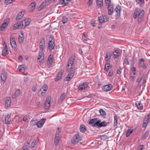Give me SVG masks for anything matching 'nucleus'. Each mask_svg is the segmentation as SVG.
I'll return each instance as SVG.
<instances>
[{
    "instance_id": "obj_1",
    "label": "nucleus",
    "mask_w": 150,
    "mask_h": 150,
    "mask_svg": "<svg viewBox=\"0 0 150 150\" xmlns=\"http://www.w3.org/2000/svg\"><path fill=\"white\" fill-rule=\"evenodd\" d=\"M75 59V56L72 55L70 58L68 62V64L66 67V69L68 71H69L70 70H71L69 72L67 76L66 77V81H70L74 75V71L73 69H72V68Z\"/></svg>"
},
{
    "instance_id": "obj_2",
    "label": "nucleus",
    "mask_w": 150,
    "mask_h": 150,
    "mask_svg": "<svg viewBox=\"0 0 150 150\" xmlns=\"http://www.w3.org/2000/svg\"><path fill=\"white\" fill-rule=\"evenodd\" d=\"M144 14V11L143 10H139L135 11L134 13L133 17L134 18H138V24H140L143 21Z\"/></svg>"
},
{
    "instance_id": "obj_3",
    "label": "nucleus",
    "mask_w": 150,
    "mask_h": 150,
    "mask_svg": "<svg viewBox=\"0 0 150 150\" xmlns=\"http://www.w3.org/2000/svg\"><path fill=\"white\" fill-rule=\"evenodd\" d=\"M107 125V124L105 122L103 121L101 122V120H99L93 125V126L97 127H102L106 126Z\"/></svg>"
},
{
    "instance_id": "obj_4",
    "label": "nucleus",
    "mask_w": 150,
    "mask_h": 150,
    "mask_svg": "<svg viewBox=\"0 0 150 150\" xmlns=\"http://www.w3.org/2000/svg\"><path fill=\"white\" fill-rule=\"evenodd\" d=\"M109 20V16L107 15H102L98 18V21L100 23H105Z\"/></svg>"
},
{
    "instance_id": "obj_5",
    "label": "nucleus",
    "mask_w": 150,
    "mask_h": 150,
    "mask_svg": "<svg viewBox=\"0 0 150 150\" xmlns=\"http://www.w3.org/2000/svg\"><path fill=\"white\" fill-rule=\"evenodd\" d=\"M136 81L140 83V86L144 87L145 86V83L146 82L145 76H142L141 77L138 78L137 79Z\"/></svg>"
},
{
    "instance_id": "obj_6",
    "label": "nucleus",
    "mask_w": 150,
    "mask_h": 150,
    "mask_svg": "<svg viewBox=\"0 0 150 150\" xmlns=\"http://www.w3.org/2000/svg\"><path fill=\"white\" fill-rule=\"evenodd\" d=\"M48 47L50 51H51L54 48V40L53 38L50 37L49 38Z\"/></svg>"
},
{
    "instance_id": "obj_7",
    "label": "nucleus",
    "mask_w": 150,
    "mask_h": 150,
    "mask_svg": "<svg viewBox=\"0 0 150 150\" xmlns=\"http://www.w3.org/2000/svg\"><path fill=\"white\" fill-rule=\"evenodd\" d=\"M81 140V138L78 134H76L72 139L71 142L72 144H75L77 143L80 141Z\"/></svg>"
},
{
    "instance_id": "obj_8",
    "label": "nucleus",
    "mask_w": 150,
    "mask_h": 150,
    "mask_svg": "<svg viewBox=\"0 0 150 150\" xmlns=\"http://www.w3.org/2000/svg\"><path fill=\"white\" fill-rule=\"evenodd\" d=\"M50 101L51 98L50 97H47L46 98L44 105V107L45 110H48L49 109L50 106Z\"/></svg>"
},
{
    "instance_id": "obj_9",
    "label": "nucleus",
    "mask_w": 150,
    "mask_h": 150,
    "mask_svg": "<svg viewBox=\"0 0 150 150\" xmlns=\"http://www.w3.org/2000/svg\"><path fill=\"white\" fill-rule=\"evenodd\" d=\"M9 21V18H7L6 19L0 27V30L1 31L3 30L7 26Z\"/></svg>"
},
{
    "instance_id": "obj_10",
    "label": "nucleus",
    "mask_w": 150,
    "mask_h": 150,
    "mask_svg": "<svg viewBox=\"0 0 150 150\" xmlns=\"http://www.w3.org/2000/svg\"><path fill=\"white\" fill-rule=\"evenodd\" d=\"M38 59L41 60L38 62L40 65L42 64L44 60V54L42 51H41L39 52Z\"/></svg>"
},
{
    "instance_id": "obj_11",
    "label": "nucleus",
    "mask_w": 150,
    "mask_h": 150,
    "mask_svg": "<svg viewBox=\"0 0 150 150\" xmlns=\"http://www.w3.org/2000/svg\"><path fill=\"white\" fill-rule=\"evenodd\" d=\"M45 39L42 38L40 39V48L41 51H43L45 48Z\"/></svg>"
},
{
    "instance_id": "obj_12",
    "label": "nucleus",
    "mask_w": 150,
    "mask_h": 150,
    "mask_svg": "<svg viewBox=\"0 0 150 150\" xmlns=\"http://www.w3.org/2000/svg\"><path fill=\"white\" fill-rule=\"evenodd\" d=\"M10 43L11 46L13 48L15 49L17 47L15 39L13 35H11L10 36Z\"/></svg>"
},
{
    "instance_id": "obj_13",
    "label": "nucleus",
    "mask_w": 150,
    "mask_h": 150,
    "mask_svg": "<svg viewBox=\"0 0 150 150\" xmlns=\"http://www.w3.org/2000/svg\"><path fill=\"white\" fill-rule=\"evenodd\" d=\"M23 22H21L20 23L16 22L14 24L13 26V29H16L17 28L20 29L23 28Z\"/></svg>"
},
{
    "instance_id": "obj_14",
    "label": "nucleus",
    "mask_w": 150,
    "mask_h": 150,
    "mask_svg": "<svg viewBox=\"0 0 150 150\" xmlns=\"http://www.w3.org/2000/svg\"><path fill=\"white\" fill-rule=\"evenodd\" d=\"M89 50V47L88 46H83L82 48L81 49H80L79 50V53H80V51H81V53H82L84 54H86L87 53Z\"/></svg>"
},
{
    "instance_id": "obj_15",
    "label": "nucleus",
    "mask_w": 150,
    "mask_h": 150,
    "mask_svg": "<svg viewBox=\"0 0 150 150\" xmlns=\"http://www.w3.org/2000/svg\"><path fill=\"white\" fill-rule=\"evenodd\" d=\"M48 86L47 85H44L40 89L39 91V93H41L42 96H44L45 93V92L48 89Z\"/></svg>"
},
{
    "instance_id": "obj_16",
    "label": "nucleus",
    "mask_w": 150,
    "mask_h": 150,
    "mask_svg": "<svg viewBox=\"0 0 150 150\" xmlns=\"http://www.w3.org/2000/svg\"><path fill=\"white\" fill-rule=\"evenodd\" d=\"M113 86L111 84H108L103 86V89L104 91H108L111 90Z\"/></svg>"
},
{
    "instance_id": "obj_17",
    "label": "nucleus",
    "mask_w": 150,
    "mask_h": 150,
    "mask_svg": "<svg viewBox=\"0 0 150 150\" xmlns=\"http://www.w3.org/2000/svg\"><path fill=\"white\" fill-rule=\"evenodd\" d=\"M45 120L46 119L45 118H42L37 122L36 125L38 127L41 128L43 126Z\"/></svg>"
},
{
    "instance_id": "obj_18",
    "label": "nucleus",
    "mask_w": 150,
    "mask_h": 150,
    "mask_svg": "<svg viewBox=\"0 0 150 150\" xmlns=\"http://www.w3.org/2000/svg\"><path fill=\"white\" fill-rule=\"evenodd\" d=\"M7 78V74L4 71L2 72L1 75V82L4 83L6 80Z\"/></svg>"
},
{
    "instance_id": "obj_19",
    "label": "nucleus",
    "mask_w": 150,
    "mask_h": 150,
    "mask_svg": "<svg viewBox=\"0 0 150 150\" xmlns=\"http://www.w3.org/2000/svg\"><path fill=\"white\" fill-rule=\"evenodd\" d=\"M88 86V83L85 82L82 85L79 86L78 87V90L79 91H82L87 88Z\"/></svg>"
},
{
    "instance_id": "obj_20",
    "label": "nucleus",
    "mask_w": 150,
    "mask_h": 150,
    "mask_svg": "<svg viewBox=\"0 0 150 150\" xmlns=\"http://www.w3.org/2000/svg\"><path fill=\"white\" fill-rule=\"evenodd\" d=\"M30 19L28 18H25L24 21L22 22H23V28H25L26 26L28 25L30 23Z\"/></svg>"
},
{
    "instance_id": "obj_21",
    "label": "nucleus",
    "mask_w": 150,
    "mask_h": 150,
    "mask_svg": "<svg viewBox=\"0 0 150 150\" xmlns=\"http://www.w3.org/2000/svg\"><path fill=\"white\" fill-rule=\"evenodd\" d=\"M11 102V98L9 97L7 98L5 104V107L6 108L10 107Z\"/></svg>"
},
{
    "instance_id": "obj_22",
    "label": "nucleus",
    "mask_w": 150,
    "mask_h": 150,
    "mask_svg": "<svg viewBox=\"0 0 150 150\" xmlns=\"http://www.w3.org/2000/svg\"><path fill=\"white\" fill-rule=\"evenodd\" d=\"M149 120H150V113L148 117L145 118L143 124V127H145Z\"/></svg>"
},
{
    "instance_id": "obj_23",
    "label": "nucleus",
    "mask_w": 150,
    "mask_h": 150,
    "mask_svg": "<svg viewBox=\"0 0 150 150\" xmlns=\"http://www.w3.org/2000/svg\"><path fill=\"white\" fill-rule=\"evenodd\" d=\"M108 14L109 15H111L112 14L114 11V8L112 5H111L109 6H108Z\"/></svg>"
},
{
    "instance_id": "obj_24",
    "label": "nucleus",
    "mask_w": 150,
    "mask_h": 150,
    "mask_svg": "<svg viewBox=\"0 0 150 150\" xmlns=\"http://www.w3.org/2000/svg\"><path fill=\"white\" fill-rule=\"evenodd\" d=\"M24 14V11H21L18 15L16 18V20H17L21 19L23 17Z\"/></svg>"
},
{
    "instance_id": "obj_25",
    "label": "nucleus",
    "mask_w": 150,
    "mask_h": 150,
    "mask_svg": "<svg viewBox=\"0 0 150 150\" xmlns=\"http://www.w3.org/2000/svg\"><path fill=\"white\" fill-rule=\"evenodd\" d=\"M120 10L121 7L119 5H118L116 6L115 10V11L117 13V16L119 17L120 16Z\"/></svg>"
},
{
    "instance_id": "obj_26",
    "label": "nucleus",
    "mask_w": 150,
    "mask_h": 150,
    "mask_svg": "<svg viewBox=\"0 0 150 150\" xmlns=\"http://www.w3.org/2000/svg\"><path fill=\"white\" fill-rule=\"evenodd\" d=\"M98 121V119L97 118H95L89 120V124L90 125H93Z\"/></svg>"
},
{
    "instance_id": "obj_27",
    "label": "nucleus",
    "mask_w": 150,
    "mask_h": 150,
    "mask_svg": "<svg viewBox=\"0 0 150 150\" xmlns=\"http://www.w3.org/2000/svg\"><path fill=\"white\" fill-rule=\"evenodd\" d=\"M38 141V138H35V139H34L31 144V148H33L37 144Z\"/></svg>"
},
{
    "instance_id": "obj_28",
    "label": "nucleus",
    "mask_w": 150,
    "mask_h": 150,
    "mask_svg": "<svg viewBox=\"0 0 150 150\" xmlns=\"http://www.w3.org/2000/svg\"><path fill=\"white\" fill-rule=\"evenodd\" d=\"M8 53L9 52L7 50V47L6 45L4 49L2 51V54L3 56H6L8 54Z\"/></svg>"
},
{
    "instance_id": "obj_29",
    "label": "nucleus",
    "mask_w": 150,
    "mask_h": 150,
    "mask_svg": "<svg viewBox=\"0 0 150 150\" xmlns=\"http://www.w3.org/2000/svg\"><path fill=\"white\" fill-rule=\"evenodd\" d=\"M60 140L59 136H58L57 134L55 136V137L54 139V144L55 146H57Z\"/></svg>"
},
{
    "instance_id": "obj_30",
    "label": "nucleus",
    "mask_w": 150,
    "mask_h": 150,
    "mask_svg": "<svg viewBox=\"0 0 150 150\" xmlns=\"http://www.w3.org/2000/svg\"><path fill=\"white\" fill-rule=\"evenodd\" d=\"M11 116L9 115H7L6 116L5 118V122L6 124H9L11 122Z\"/></svg>"
},
{
    "instance_id": "obj_31",
    "label": "nucleus",
    "mask_w": 150,
    "mask_h": 150,
    "mask_svg": "<svg viewBox=\"0 0 150 150\" xmlns=\"http://www.w3.org/2000/svg\"><path fill=\"white\" fill-rule=\"evenodd\" d=\"M135 104L138 109L141 110H142L143 109L142 105L140 102H136Z\"/></svg>"
},
{
    "instance_id": "obj_32",
    "label": "nucleus",
    "mask_w": 150,
    "mask_h": 150,
    "mask_svg": "<svg viewBox=\"0 0 150 150\" xmlns=\"http://www.w3.org/2000/svg\"><path fill=\"white\" fill-rule=\"evenodd\" d=\"M24 40L23 33H21V35H19L18 37V41L19 42L23 43Z\"/></svg>"
},
{
    "instance_id": "obj_33",
    "label": "nucleus",
    "mask_w": 150,
    "mask_h": 150,
    "mask_svg": "<svg viewBox=\"0 0 150 150\" xmlns=\"http://www.w3.org/2000/svg\"><path fill=\"white\" fill-rule=\"evenodd\" d=\"M136 1L141 7H142L144 5V0H136Z\"/></svg>"
},
{
    "instance_id": "obj_34",
    "label": "nucleus",
    "mask_w": 150,
    "mask_h": 150,
    "mask_svg": "<svg viewBox=\"0 0 150 150\" xmlns=\"http://www.w3.org/2000/svg\"><path fill=\"white\" fill-rule=\"evenodd\" d=\"M47 5V2L44 1L43 2L38 8V10L40 11L43 8Z\"/></svg>"
},
{
    "instance_id": "obj_35",
    "label": "nucleus",
    "mask_w": 150,
    "mask_h": 150,
    "mask_svg": "<svg viewBox=\"0 0 150 150\" xmlns=\"http://www.w3.org/2000/svg\"><path fill=\"white\" fill-rule=\"evenodd\" d=\"M62 76V74L61 72H59L58 73L57 77L55 79V81H57L60 80Z\"/></svg>"
},
{
    "instance_id": "obj_36",
    "label": "nucleus",
    "mask_w": 150,
    "mask_h": 150,
    "mask_svg": "<svg viewBox=\"0 0 150 150\" xmlns=\"http://www.w3.org/2000/svg\"><path fill=\"white\" fill-rule=\"evenodd\" d=\"M52 59L53 56L52 55L50 54L48 57V60L47 62V64H52Z\"/></svg>"
},
{
    "instance_id": "obj_37",
    "label": "nucleus",
    "mask_w": 150,
    "mask_h": 150,
    "mask_svg": "<svg viewBox=\"0 0 150 150\" xmlns=\"http://www.w3.org/2000/svg\"><path fill=\"white\" fill-rule=\"evenodd\" d=\"M29 145L30 143H27L25 144L22 150H28Z\"/></svg>"
},
{
    "instance_id": "obj_38",
    "label": "nucleus",
    "mask_w": 150,
    "mask_h": 150,
    "mask_svg": "<svg viewBox=\"0 0 150 150\" xmlns=\"http://www.w3.org/2000/svg\"><path fill=\"white\" fill-rule=\"evenodd\" d=\"M113 55L115 58H117L120 56V54L119 52V50H116L113 52Z\"/></svg>"
},
{
    "instance_id": "obj_39",
    "label": "nucleus",
    "mask_w": 150,
    "mask_h": 150,
    "mask_svg": "<svg viewBox=\"0 0 150 150\" xmlns=\"http://www.w3.org/2000/svg\"><path fill=\"white\" fill-rule=\"evenodd\" d=\"M144 64V60L143 59H141L139 61V67H142Z\"/></svg>"
},
{
    "instance_id": "obj_40",
    "label": "nucleus",
    "mask_w": 150,
    "mask_h": 150,
    "mask_svg": "<svg viewBox=\"0 0 150 150\" xmlns=\"http://www.w3.org/2000/svg\"><path fill=\"white\" fill-rule=\"evenodd\" d=\"M86 130L85 126L84 125H81L80 127V131L82 132H84Z\"/></svg>"
},
{
    "instance_id": "obj_41",
    "label": "nucleus",
    "mask_w": 150,
    "mask_h": 150,
    "mask_svg": "<svg viewBox=\"0 0 150 150\" xmlns=\"http://www.w3.org/2000/svg\"><path fill=\"white\" fill-rule=\"evenodd\" d=\"M111 58V55L110 53L108 52L106 54L105 57V60L106 61H108Z\"/></svg>"
},
{
    "instance_id": "obj_42",
    "label": "nucleus",
    "mask_w": 150,
    "mask_h": 150,
    "mask_svg": "<svg viewBox=\"0 0 150 150\" xmlns=\"http://www.w3.org/2000/svg\"><path fill=\"white\" fill-rule=\"evenodd\" d=\"M59 3L61 4L66 6L68 3V2L65 1V0H59Z\"/></svg>"
},
{
    "instance_id": "obj_43",
    "label": "nucleus",
    "mask_w": 150,
    "mask_h": 150,
    "mask_svg": "<svg viewBox=\"0 0 150 150\" xmlns=\"http://www.w3.org/2000/svg\"><path fill=\"white\" fill-rule=\"evenodd\" d=\"M67 18L64 16L62 17V21L63 23L64 24L66 23L67 21Z\"/></svg>"
},
{
    "instance_id": "obj_44",
    "label": "nucleus",
    "mask_w": 150,
    "mask_h": 150,
    "mask_svg": "<svg viewBox=\"0 0 150 150\" xmlns=\"http://www.w3.org/2000/svg\"><path fill=\"white\" fill-rule=\"evenodd\" d=\"M149 134V131H146L144 135L142 136V139L143 140L145 139L148 137Z\"/></svg>"
},
{
    "instance_id": "obj_45",
    "label": "nucleus",
    "mask_w": 150,
    "mask_h": 150,
    "mask_svg": "<svg viewBox=\"0 0 150 150\" xmlns=\"http://www.w3.org/2000/svg\"><path fill=\"white\" fill-rule=\"evenodd\" d=\"M65 93H63L62 94L60 97L59 98V100L61 101L63 100L65 98Z\"/></svg>"
},
{
    "instance_id": "obj_46",
    "label": "nucleus",
    "mask_w": 150,
    "mask_h": 150,
    "mask_svg": "<svg viewBox=\"0 0 150 150\" xmlns=\"http://www.w3.org/2000/svg\"><path fill=\"white\" fill-rule=\"evenodd\" d=\"M136 68L135 67H133L131 69L130 71L131 74L135 75L136 73Z\"/></svg>"
},
{
    "instance_id": "obj_47",
    "label": "nucleus",
    "mask_w": 150,
    "mask_h": 150,
    "mask_svg": "<svg viewBox=\"0 0 150 150\" xmlns=\"http://www.w3.org/2000/svg\"><path fill=\"white\" fill-rule=\"evenodd\" d=\"M132 132V130L131 129H129L126 134V137H128Z\"/></svg>"
},
{
    "instance_id": "obj_48",
    "label": "nucleus",
    "mask_w": 150,
    "mask_h": 150,
    "mask_svg": "<svg viewBox=\"0 0 150 150\" xmlns=\"http://www.w3.org/2000/svg\"><path fill=\"white\" fill-rule=\"evenodd\" d=\"M83 35L82 37L83 41L84 42L86 41L88 39V36L86 35H85L84 33H83Z\"/></svg>"
},
{
    "instance_id": "obj_49",
    "label": "nucleus",
    "mask_w": 150,
    "mask_h": 150,
    "mask_svg": "<svg viewBox=\"0 0 150 150\" xmlns=\"http://www.w3.org/2000/svg\"><path fill=\"white\" fill-rule=\"evenodd\" d=\"M99 111L100 114L103 116L106 115L105 112L102 109H100L99 110Z\"/></svg>"
},
{
    "instance_id": "obj_50",
    "label": "nucleus",
    "mask_w": 150,
    "mask_h": 150,
    "mask_svg": "<svg viewBox=\"0 0 150 150\" xmlns=\"http://www.w3.org/2000/svg\"><path fill=\"white\" fill-rule=\"evenodd\" d=\"M97 4L98 6L101 7L103 5V1H97Z\"/></svg>"
},
{
    "instance_id": "obj_51",
    "label": "nucleus",
    "mask_w": 150,
    "mask_h": 150,
    "mask_svg": "<svg viewBox=\"0 0 150 150\" xmlns=\"http://www.w3.org/2000/svg\"><path fill=\"white\" fill-rule=\"evenodd\" d=\"M110 64L109 63H106L105 65V69L107 71H108L110 67Z\"/></svg>"
},
{
    "instance_id": "obj_52",
    "label": "nucleus",
    "mask_w": 150,
    "mask_h": 150,
    "mask_svg": "<svg viewBox=\"0 0 150 150\" xmlns=\"http://www.w3.org/2000/svg\"><path fill=\"white\" fill-rule=\"evenodd\" d=\"M15 0H5V3L6 4H9L12 3Z\"/></svg>"
},
{
    "instance_id": "obj_53",
    "label": "nucleus",
    "mask_w": 150,
    "mask_h": 150,
    "mask_svg": "<svg viewBox=\"0 0 150 150\" xmlns=\"http://www.w3.org/2000/svg\"><path fill=\"white\" fill-rule=\"evenodd\" d=\"M129 61L128 59L127 58H126L124 60L123 64H125L126 65H128L129 64Z\"/></svg>"
},
{
    "instance_id": "obj_54",
    "label": "nucleus",
    "mask_w": 150,
    "mask_h": 150,
    "mask_svg": "<svg viewBox=\"0 0 150 150\" xmlns=\"http://www.w3.org/2000/svg\"><path fill=\"white\" fill-rule=\"evenodd\" d=\"M30 8L32 9H34L35 6V3L33 2L30 5Z\"/></svg>"
},
{
    "instance_id": "obj_55",
    "label": "nucleus",
    "mask_w": 150,
    "mask_h": 150,
    "mask_svg": "<svg viewBox=\"0 0 150 150\" xmlns=\"http://www.w3.org/2000/svg\"><path fill=\"white\" fill-rule=\"evenodd\" d=\"M110 1L111 0H105V3L107 6H109L111 5L110 4Z\"/></svg>"
},
{
    "instance_id": "obj_56",
    "label": "nucleus",
    "mask_w": 150,
    "mask_h": 150,
    "mask_svg": "<svg viewBox=\"0 0 150 150\" xmlns=\"http://www.w3.org/2000/svg\"><path fill=\"white\" fill-rule=\"evenodd\" d=\"M118 118L117 116H114V123L115 125H117V121Z\"/></svg>"
},
{
    "instance_id": "obj_57",
    "label": "nucleus",
    "mask_w": 150,
    "mask_h": 150,
    "mask_svg": "<svg viewBox=\"0 0 150 150\" xmlns=\"http://www.w3.org/2000/svg\"><path fill=\"white\" fill-rule=\"evenodd\" d=\"M21 91L19 89L17 90L16 91L15 93L18 96L20 94Z\"/></svg>"
},
{
    "instance_id": "obj_58",
    "label": "nucleus",
    "mask_w": 150,
    "mask_h": 150,
    "mask_svg": "<svg viewBox=\"0 0 150 150\" xmlns=\"http://www.w3.org/2000/svg\"><path fill=\"white\" fill-rule=\"evenodd\" d=\"M91 23L92 26L93 27H95L96 26L95 22L94 20H91Z\"/></svg>"
},
{
    "instance_id": "obj_59",
    "label": "nucleus",
    "mask_w": 150,
    "mask_h": 150,
    "mask_svg": "<svg viewBox=\"0 0 150 150\" xmlns=\"http://www.w3.org/2000/svg\"><path fill=\"white\" fill-rule=\"evenodd\" d=\"M130 62L131 63V66L132 67L134 66V60L133 58H132L130 60Z\"/></svg>"
},
{
    "instance_id": "obj_60",
    "label": "nucleus",
    "mask_w": 150,
    "mask_h": 150,
    "mask_svg": "<svg viewBox=\"0 0 150 150\" xmlns=\"http://www.w3.org/2000/svg\"><path fill=\"white\" fill-rule=\"evenodd\" d=\"M29 117L27 116H25L23 118V120L25 121H27Z\"/></svg>"
},
{
    "instance_id": "obj_61",
    "label": "nucleus",
    "mask_w": 150,
    "mask_h": 150,
    "mask_svg": "<svg viewBox=\"0 0 150 150\" xmlns=\"http://www.w3.org/2000/svg\"><path fill=\"white\" fill-rule=\"evenodd\" d=\"M135 75L131 74V76L130 77V79L131 80L133 81Z\"/></svg>"
},
{
    "instance_id": "obj_62",
    "label": "nucleus",
    "mask_w": 150,
    "mask_h": 150,
    "mask_svg": "<svg viewBox=\"0 0 150 150\" xmlns=\"http://www.w3.org/2000/svg\"><path fill=\"white\" fill-rule=\"evenodd\" d=\"M23 69H24V68L22 65L19 66L18 68V70L20 71H21V70H23Z\"/></svg>"
},
{
    "instance_id": "obj_63",
    "label": "nucleus",
    "mask_w": 150,
    "mask_h": 150,
    "mask_svg": "<svg viewBox=\"0 0 150 150\" xmlns=\"http://www.w3.org/2000/svg\"><path fill=\"white\" fill-rule=\"evenodd\" d=\"M93 0H88V4L89 6H90L92 4Z\"/></svg>"
},
{
    "instance_id": "obj_64",
    "label": "nucleus",
    "mask_w": 150,
    "mask_h": 150,
    "mask_svg": "<svg viewBox=\"0 0 150 150\" xmlns=\"http://www.w3.org/2000/svg\"><path fill=\"white\" fill-rule=\"evenodd\" d=\"M17 96L15 93L13 94L12 96V98H15Z\"/></svg>"
}]
</instances>
